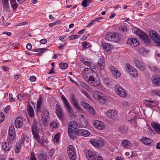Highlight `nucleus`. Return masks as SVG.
Instances as JSON below:
<instances>
[{"label":"nucleus","mask_w":160,"mask_h":160,"mask_svg":"<svg viewBox=\"0 0 160 160\" xmlns=\"http://www.w3.org/2000/svg\"><path fill=\"white\" fill-rule=\"evenodd\" d=\"M39 125L38 122L36 121V120H34L33 124L31 127L32 132L34 139H35L38 143L42 145L43 142V141L41 139L40 136L39 134V128H38V126Z\"/></svg>","instance_id":"1"},{"label":"nucleus","mask_w":160,"mask_h":160,"mask_svg":"<svg viewBox=\"0 0 160 160\" xmlns=\"http://www.w3.org/2000/svg\"><path fill=\"white\" fill-rule=\"evenodd\" d=\"M74 122L72 121L69 122L68 125V134L71 138L75 139L77 136H79V130L73 126Z\"/></svg>","instance_id":"2"},{"label":"nucleus","mask_w":160,"mask_h":160,"mask_svg":"<svg viewBox=\"0 0 160 160\" xmlns=\"http://www.w3.org/2000/svg\"><path fill=\"white\" fill-rule=\"evenodd\" d=\"M82 76L85 80L88 82L94 75H96L95 72L90 68H85L82 71Z\"/></svg>","instance_id":"3"},{"label":"nucleus","mask_w":160,"mask_h":160,"mask_svg":"<svg viewBox=\"0 0 160 160\" xmlns=\"http://www.w3.org/2000/svg\"><path fill=\"white\" fill-rule=\"evenodd\" d=\"M121 39V35L120 34L113 32L108 33L105 38V39L108 41L115 42H117Z\"/></svg>","instance_id":"4"},{"label":"nucleus","mask_w":160,"mask_h":160,"mask_svg":"<svg viewBox=\"0 0 160 160\" xmlns=\"http://www.w3.org/2000/svg\"><path fill=\"white\" fill-rule=\"evenodd\" d=\"M136 35L138 36L144 42L147 44L151 42V40L145 32L141 30L140 29H138L135 32Z\"/></svg>","instance_id":"5"},{"label":"nucleus","mask_w":160,"mask_h":160,"mask_svg":"<svg viewBox=\"0 0 160 160\" xmlns=\"http://www.w3.org/2000/svg\"><path fill=\"white\" fill-rule=\"evenodd\" d=\"M136 35L138 36L144 42L147 44L151 42V40L145 32L141 30L140 29H138L135 32Z\"/></svg>","instance_id":"6"},{"label":"nucleus","mask_w":160,"mask_h":160,"mask_svg":"<svg viewBox=\"0 0 160 160\" xmlns=\"http://www.w3.org/2000/svg\"><path fill=\"white\" fill-rule=\"evenodd\" d=\"M136 35L138 36L144 42L147 44L151 42V40L145 32L141 30L140 29H138L135 32Z\"/></svg>","instance_id":"7"},{"label":"nucleus","mask_w":160,"mask_h":160,"mask_svg":"<svg viewBox=\"0 0 160 160\" xmlns=\"http://www.w3.org/2000/svg\"><path fill=\"white\" fill-rule=\"evenodd\" d=\"M41 117L44 124H47L49 121V113L48 110L45 107L42 109Z\"/></svg>","instance_id":"8"},{"label":"nucleus","mask_w":160,"mask_h":160,"mask_svg":"<svg viewBox=\"0 0 160 160\" xmlns=\"http://www.w3.org/2000/svg\"><path fill=\"white\" fill-rule=\"evenodd\" d=\"M67 152L70 160H75L76 155L75 150L73 145H69L67 148Z\"/></svg>","instance_id":"9"},{"label":"nucleus","mask_w":160,"mask_h":160,"mask_svg":"<svg viewBox=\"0 0 160 160\" xmlns=\"http://www.w3.org/2000/svg\"><path fill=\"white\" fill-rule=\"evenodd\" d=\"M90 142L93 146L98 148H102L105 143V141L104 139L101 138L98 140L92 139L90 140Z\"/></svg>","instance_id":"10"},{"label":"nucleus","mask_w":160,"mask_h":160,"mask_svg":"<svg viewBox=\"0 0 160 160\" xmlns=\"http://www.w3.org/2000/svg\"><path fill=\"white\" fill-rule=\"evenodd\" d=\"M106 116L112 120L116 121L118 119V116L116 111L114 109H110L106 113Z\"/></svg>","instance_id":"11"},{"label":"nucleus","mask_w":160,"mask_h":160,"mask_svg":"<svg viewBox=\"0 0 160 160\" xmlns=\"http://www.w3.org/2000/svg\"><path fill=\"white\" fill-rule=\"evenodd\" d=\"M126 66L127 70L132 77L136 78L138 76L137 70L132 67L129 64H126Z\"/></svg>","instance_id":"12"},{"label":"nucleus","mask_w":160,"mask_h":160,"mask_svg":"<svg viewBox=\"0 0 160 160\" xmlns=\"http://www.w3.org/2000/svg\"><path fill=\"white\" fill-rule=\"evenodd\" d=\"M56 109L55 113L59 119L61 121H64V115L62 109L58 104L56 105Z\"/></svg>","instance_id":"13"},{"label":"nucleus","mask_w":160,"mask_h":160,"mask_svg":"<svg viewBox=\"0 0 160 160\" xmlns=\"http://www.w3.org/2000/svg\"><path fill=\"white\" fill-rule=\"evenodd\" d=\"M115 90L116 93L121 97L125 98L127 96V94L125 90L119 86H115Z\"/></svg>","instance_id":"14"},{"label":"nucleus","mask_w":160,"mask_h":160,"mask_svg":"<svg viewBox=\"0 0 160 160\" xmlns=\"http://www.w3.org/2000/svg\"><path fill=\"white\" fill-rule=\"evenodd\" d=\"M96 75H94V76L92 77L91 79L90 80V82H88L89 84L92 86H97L100 84L99 78L96 77Z\"/></svg>","instance_id":"15"},{"label":"nucleus","mask_w":160,"mask_h":160,"mask_svg":"<svg viewBox=\"0 0 160 160\" xmlns=\"http://www.w3.org/2000/svg\"><path fill=\"white\" fill-rule=\"evenodd\" d=\"M86 155L88 160H93L97 158L96 153L91 150H88L86 152Z\"/></svg>","instance_id":"16"},{"label":"nucleus","mask_w":160,"mask_h":160,"mask_svg":"<svg viewBox=\"0 0 160 160\" xmlns=\"http://www.w3.org/2000/svg\"><path fill=\"white\" fill-rule=\"evenodd\" d=\"M127 43L133 47H136L140 44L139 42L135 38H130L128 39Z\"/></svg>","instance_id":"17"},{"label":"nucleus","mask_w":160,"mask_h":160,"mask_svg":"<svg viewBox=\"0 0 160 160\" xmlns=\"http://www.w3.org/2000/svg\"><path fill=\"white\" fill-rule=\"evenodd\" d=\"M12 144V142L11 141L4 142L2 143V148L5 151H9Z\"/></svg>","instance_id":"18"},{"label":"nucleus","mask_w":160,"mask_h":160,"mask_svg":"<svg viewBox=\"0 0 160 160\" xmlns=\"http://www.w3.org/2000/svg\"><path fill=\"white\" fill-rule=\"evenodd\" d=\"M140 141L144 145L149 146L153 145V142L149 138L142 137Z\"/></svg>","instance_id":"19"},{"label":"nucleus","mask_w":160,"mask_h":160,"mask_svg":"<svg viewBox=\"0 0 160 160\" xmlns=\"http://www.w3.org/2000/svg\"><path fill=\"white\" fill-rule=\"evenodd\" d=\"M134 63L135 66L139 69L142 71L144 70L145 67L143 63L140 60L138 59L135 60Z\"/></svg>","instance_id":"20"},{"label":"nucleus","mask_w":160,"mask_h":160,"mask_svg":"<svg viewBox=\"0 0 160 160\" xmlns=\"http://www.w3.org/2000/svg\"><path fill=\"white\" fill-rule=\"evenodd\" d=\"M36 111L37 112L41 113L43 107L42 104V97L40 96L37 101L36 104Z\"/></svg>","instance_id":"21"},{"label":"nucleus","mask_w":160,"mask_h":160,"mask_svg":"<svg viewBox=\"0 0 160 160\" xmlns=\"http://www.w3.org/2000/svg\"><path fill=\"white\" fill-rule=\"evenodd\" d=\"M23 119L20 117L17 118L15 121L14 125L17 128L21 127L23 125Z\"/></svg>","instance_id":"22"},{"label":"nucleus","mask_w":160,"mask_h":160,"mask_svg":"<svg viewBox=\"0 0 160 160\" xmlns=\"http://www.w3.org/2000/svg\"><path fill=\"white\" fill-rule=\"evenodd\" d=\"M152 83L155 86H160V75H155L153 77Z\"/></svg>","instance_id":"23"},{"label":"nucleus","mask_w":160,"mask_h":160,"mask_svg":"<svg viewBox=\"0 0 160 160\" xmlns=\"http://www.w3.org/2000/svg\"><path fill=\"white\" fill-rule=\"evenodd\" d=\"M93 124L95 128L99 130H102L105 128L104 123L98 120H95Z\"/></svg>","instance_id":"24"},{"label":"nucleus","mask_w":160,"mask_h":160,"mask_svg":"<svg viewBox=\"0 0 160 160\" xmlns=\"http://www.w3.org/2000/svg\"><path fill=\"white\" fill-rule=\"evenodd\" d=\"M154 131L160 135V124L153 122L151 124Z\"/></svg>","instance_id":"25"},{"label":"nucleus","mask_w":160,"mask_h":160,"mask_svg":"<svg viewBox=\"0 0 160 160\" xmlns=\"http://www.w3.org/2000/svg\"><path fill=\"white\" fill-rule=\"evenodd\" d=\"M27 111L30 118L33 117L34 115V112L32 107L30 103L27 104Z\"/></svg>","instance_id":"26"},{"label":"nucleus","mask_w":160,"mask_h":160,"mask_svg":"<svg viewBox=\"0 0 160 160\" xmlns=\"http://www.w3.org/2000/svg\"><path fill=\"white\" fill-rule=\"evenodd\" d=\"M122 145L124 149H129L132 146V144L127 139L123 140L122 142Z\"/></svg>","instance_id":"27"},{"label":"nucleus","mask_w":160,"mask_h":160,"mask_svg":"<svg viewBox=\"0 0 160 160\" xmlns=\"http://www.w3.org/2000/svg\"><path fill=\"white\" fill-rule=\"evenodd\" d=\"M61 98L63 102L65 108L67 110L71 107L68 101L64 95H62L61 96Z\"/></svg>","instance_id":"28"},{"label":"nucleus","mask_w":160,"mask_h":160,"mask_svg":"<svg viewBox=\"0 0 160 160\" xmlns=\"http://www.w3.org/2000/svg\"><path fill=\"white\" fill-rule=\"evenodd\" d=\"M71 103L74 107L77 109V110L80 111L81 108L78 104V102L76 100L75 98L72 97L71 100Z\"/></svg>","instance_id":"29"},{"label":"nucleus","mask_w":160,"mask_h":160,"mask_svg":"<svg viewBox=\"0 0 160 160\" xmlns=\"http://www.w3.org/2000/svg\"><path fill=\"white\" fill-rule=\"evenodd\" d=\"M101 46L102 48L107 52H108L111 48L112 45L108 43H102Z\"/></svg>","instance_id":"30"},{"label":"nucleus","mask_w":160,"mask_h":160,"mask_svg":"<svg viewBox=\"0 0 160 160\" xmlns=\"http://www.w3.org/2000/svg\"><path fill=\"white\" fill-rule=\"evenodd\" d=\"M79 136L87 137L90 135V132L88 131L81 129L79 130Z\"/></svg>","instance_id":"31"},{"label":"nucleus","mask_w":160,"mask_h":160,"mask_svg":"<svg viewBox=\"0 0 160 160\" xmlns=\"http://www.w3.org/2000/svg\"><path fill=\"white\" fill-rule=\"evenodd\" d=\"M81 62L84 64L88 66L91 68H92L93 69L95 68V66H93L94 68H92V65H93V64H92L91 62H90L88 61H85V59H82Z\"/></svg>","instance_id":"32"},{"label":"nucleus","mask_w":160,"mask_h":160,"mask_svg":"<svg viewBox=\"0 0 160 160\" xmlns=\"http://www.w3.org/2000/svg\"><path fill=\"white\" fill-rule=\"evenodd\" d=\"M80 85L82 87L84 88L88 91L90 92L92 90V88L91 87L84 82H81Z\"/></svg>","instance_id":"33"},{"label":"nucleus","mask_w":160,"mask_h":160,"mask_svg":"<svg viewBox=\"0 0 160 160\" xmlns=\"http://www.w3.org/2000/svg\"><path fill=\"white\" fill-rule=\"evenodd\" d=\"M98 100L101 103L104 104L107 101V97L102 94Z\"/></svg>","instance_id":"34"},{"label":"nucleus","mask_w":160,"mask_h":160,"mask_svg":"<svg viewBox=\"0 0 160 160\" xmlns=\"http://www.w3.org/2000/svg\"><path fill=\"white\" fill-rule=\"evenodd\" d=\"M11 6L13 10H16L18 7V4L16 2L15 0H10Z\"/></svg>","instance_id":"35"},{"label":"nucleus","mask_w":160,"mask_h":160,"mask_svg":"<svg viewBox=\"0 0 160 160\" xmlns=\"http://www.w3.org/2000/svg\"><path fill=\"white\" fill-rule=\"evenodd\" d=\"M25 141L26 142H28V141H29L28 138L25 135H22L21 136L20 140V143L22 145L23 144L24 145V142Z\"/></svg>","instance_id":"36"},{"label":"nucleus","mask_w":160,"mask_h":160,"mask_svg":"<svg viewBox=\"0 0 160 160\" xmlns=\"http://www.w3.org/2000/svg\"><path fill=\"white\" fill-rule=\"evenodd\" d=\"M91 2V0H83L82 2V5L83 7L89 6Z\"/></svg>","instance_id":"37"},{"label":"nucleus","mask_w":160,"mask_h":160,"mask_svg":"<svg viewBox=\"0 0 160 160\" xmlns=\"http://www.w3.org/2000/svg\"><path fill=\"white\" fill-rule=\"evenodd\" d=\"M102 94L99 91H97L94 92L93 97L95 99L98 100Z\"/></svg>","instance_id":"38"},{"label":"nucleus","mask_w":160,"mask_h":160,"mask_svg":"<svg viewBox=\"0 0 160 160\" xmlns=\"http://www.w3.org/2000/svg\"><path fill=\"white\" fill-rule=\"evenodd\" d=\"M47 49L45 48H36L35 49L34 51L35 52H40L37 53L36 55H38V56H41V54L44 51L46 50Z\"/></svg>","instance_id":"39"},{"label":"nucleus","mask_w":160,"mask_h":160,"mask_svg":"<svg viewBox=\"0 0 160 160\" xmlns=\"http://www.w3.org/2000/svg\"><path fill=\"white\" fill-rule=\"evenodd\" d=\"M80 104L84 108L86 109V110H87L88 108H89L91 106L89 105L88 103L84 101L81 102H80Z\"/></svg>","instance_id":"40"},{"label":"nucleus","mask_w":160,"mask_h":160,"mask_svg":"<svg viewBox=\"0 0 160 160\" xmlns=\"http://www.w3.org/2000/svg\"><path fill=\"white\" fill-rule=\"evenodd\" d=\"M38 158L39 160H48L47 155L43 153H40L38 155Z\"/></svg>","instance_id":"41"},{"label":"nucleus","mask_w":160,"mask_h":160,"mask_svg":"<svg viewBox=\"0 0 160 160\" xmlns=\"http://www.w3.org/2000/svg\"><path fill=\"white\" fill-rule=\"evenodd\" d=\"M68 113L69 114L71 117H75V113L72 108H70L67 110Z\"/></svg>","instance_id":"42"},{"label":"nucleus","mask_w":160,"mask_h":160,"mask_svg":"<svg viewBox=\"0 0 160 160\" xmlns=\"http://www.w3.org/2000/svg\"><path fill=\"white\" fill-rule=\"evenodd\" d=\"M139 53L142 55L145 54L148 52L146 49L144 48H141L138 49Z\"/></svg>","instance_id":"43"},{"label":"nucleus","mask_w":160,"mask_h":160,"mask_svg":"<svg viewBox=\"0 0 160 160\" xmlns=\"http://www.w3.org/2000/svg\"><path fill=\"white\" fill-rule=\"evenodd\" d=\"M2 3L3 5L4 8L7 9L9 8L8 0H2Z\"/></svg>","instance_id":"44"},{"label":"nucleus","mask_w":160,"mask_h":160,"mask_svg":"<svg viewBox=\"0 0 160 160\" xmlns=\"http://www.w3.org/2000/svg\"><path fill=\"white\" fill-rule=\"evenodd\" d=\"M112 73L113 74V77L116 78L119 77L121 76V73L117 69L115 71H114Z\"/></svg>","instance_id":"45"},{"label":"nucleus","mask_w":160,"mask_h":160,"mask_svg":"<svg viewBox=\"0 0 160 160\" xmlns=\"http://www.w3.org/2000/svg\"><path fill=\"white\" fill-rule=\"evenodd\" d=\"M151 92V94L152 96H154L155 95L159 96L160 95V90L158 89L152 90Z\"/></svg>","instance_id":"46"},{"label":"nucleus","mask_w":160,"mask_h":160,"mask_svg":"<svg viewBox=\"0 0 160 160\" xmlns=\"http://www.w3.org/2000/svg\"><path fill=\"white\" fill-rule=\"evenodd\" d=\"M68 66V64L66 63L60 62L59 64V67L61 68L62 69H67Z\"/></svg>","instance_id":"47"},{"label":"nucleus","mask_w":160,"mask_h":160,"mask_svg":"<svg viewBox=\"0 0 160 160\" xmlns=\"http://www.w3.org/2000/svg\"><path fill=\"white\" fill-rule=\"evenodd\" d=\"M82 48H89L90 46V44L87 42L86 41H85L84 42H82Z\"/></svg>","instance_id":"48"},{"label":"nucleus","mask_w":160,"mask_h":160,"mask_svg":"<svg viewBox=\"0 0 160 160\" xmlns=\"http://www.w3.org/2000/svg\"><path fill=\"white\" fill-rule=\"evenodd\" d=\"M15 134V129L13 126H11L9 129L8 134Z\"/></svg>","instance_id":"49"},{"label":"nucleus","mask_w":160,"mask_h":160,"mask_svg":"<svg viewBox=\"0 0 160 160\" xmlns=\"http://www.w3.org/2000/svg\"><path fill=\"white\" fill-rule=\"evenodd\" d=\"M60 134V132H58L55 135L54 138V141L55 142H58L59 140Z\"/></svg>","instance_id":"50"},{"label":"nucleus","mask_w":160,"mask_h":160,"mask_svg":"<svg viewBox=\"0 0 160 160\" xmlns=\"http://www.w3.org/2000/svg\"><path fill=\"white\" fill-rule=\"evenodd\" d=\"M86 110L90 113L92 115H94L95 114V111L93 107L91 106Z\"/></svg>","instance_id":"51"},{"label":"nucleus","mask_w":160,"mask_h":160,"mask_svg":"<svg viewBox=\"0 0 160 160\" xmlns=\"http://www.w3.org/2000/svg\"><path fill=\"white\" fill-rule=\"evenodd\" d=\"M29 160H37L35 156V154L33 151L31 152L30 156L29 158Z\"/></svg>","instance_id":"52"},{"label":"nucleus","mask_w":160,"mask_h":160,"mask_svg":"<svg viewBox=\"0 0 160 160\" xmlns=\"http://www.w3.org/2000/svg\"><path fill=\"white\" fill-rule=\"evenodd\" d=\"M8 138H9V140L10 141H13L15 140V134H8Z\"/></svg>","instance_id":"53"},{"label":"nucleus","mask_w":160,"mask_h":160,"mask_svg":"<svg viewBox=\"0 0 160 160\" xmlns=\"http://www.w3.org/2000/svg\"><path fill=\"white\" fill-rule=\"evenodd\" d=\"M118 130L119 131L121 132L122 133H125L127 132V129L126 128H125L123 127L122 126L118 128Z\"/></svg>","instance_id":"54"},{"label":"nucleus","mask_w":160,"mask_h":160,"mask_svg":"<svg viewBox=\"0 0 160 160\" xmlns=\"http://www.w3.org/2000/svg\"><path fill=\"white\" fill-rule=\"evenodd\" d=\"M21 144L18 143L16 144V149L15 150V152L17 153H18L20 152V150L21 149Z\"/></svg>","instance_id":"55"},{"label":"nucleus","mask_w":160,"mask_h":160,"mask_svg":"<svg viewBox=\"0 0 160 160\" xmlns=\"http://www.w3.org/2000/svg\"><path fill=\"white\" fill-rule=\"evenodd\" d=\"M104 82L106 85L108 86H110L111 85L110 83L109 78L108 77L105 78L104 79Z\"/></svg>","instance_id":"56"},{"label":"nucleus","mask_w":160,"mask_h":160,"mask_svg":"<svg viewBox=\"0 0 160 160\" xmlns=\"http://www.w3.org/2000/svg\"><path fill=\"white\" fill-rule=\"evenodd\" d=\"M5 116L3 112L0 113V123H2L4 120Z\"/></svg>","instance_id":"57"},{"label":"nucleus","mask_w":160,"mask_h":160,"mask_svg":"<svg viewBox=\"0 0 160 160\" xmlns=\"http://www.w3.org/2000/svg\"><path fill=\"white\" fill-rule=\"evenodd\" d=\"M10 110V105L7 106L4 109V113H9V111Z\"/></svg>","instance_id":"58"},{"label":"nucleus","mask_w":160,"mask_h":160,"mask_svg":"<svg viewBox=\"0 0 160 160\" xmlns=\"http://www.w3.org/2000/svg\"><path fill=\"white\" fill-rule=\"evenodd\" d=\"M80 36L78 35H72L69 36V39L71 40H73L75 39L78 38Z\"/></svg>","instance_id":"59"},{"label":"nucleus","mask_w":160,"mask_h":160,"mask_svg":"<svg viewBox=\"0 0 160 160\" xmlns=\"http://www.w3.org/2000/svg\"><path fill=\"white\" fill-rule=\"evenodd\" d=\"M120 29L123 32H126L127 31V28L125 26H122Z\"/></svg>","instance_id":"60"},{"label":"nucleus","mask_w":160,"mask_h":160,"mask_svg":"<svg viewBox=\"0 0 160 160\" xmlns=\"http://www.w3.org/2000/svg\"><path fill=\"white\" fill-rule=\"evenodd\" d=\"M82 93H83L87 98H89L90 96L89 94L85 91H81Z\"/></svg>","instance_id":"61"},{"label":"nucleus","mask_w":160,"mask_h":160,"mask_svg":"<svg viewBox=\"0 0 160 160\" xmlns=\"http://www.w3.org/2000/svg\"><path fill=\"white\" fill-rule=\"evenodd\" d=\"M105 63H98V67H99L100 69H103L104 68Z\"/></svg>","instance_id":"62"},{"label":"nucleus","mask_w":160,"mask_h":160,"mask_svg":"<svg viewBox=\"0 0 160 160\" xmlns=\"http://www.w3.org/2000/svg\"><path fill=\"white\" fill-rule=\"evenodd\" d=\"M55 150L54 149H52L50 150L49 152V156L52 157L53 156V154L54 153Z\"/></svg>","instance_id":"63"},{"label":"nucleus","mask_w":160,"mask_h":160,"mask_svg":"<svg viewBox=\"0 0 160 160\" xmlns=\"http://www.w3.org/2000/svg\"><path fill=\"white\" fill-rule=\"evenodd\" d=\"M50 125L51 126H53V128H55L57 127L58 124L56 122H51Z\"/></svg>","instance_id":"64"}]
</instances>
